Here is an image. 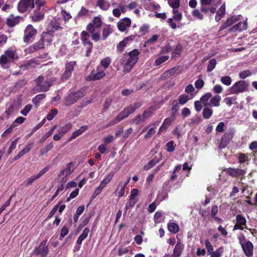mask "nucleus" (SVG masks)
<instances>
[{
  "instance_id": "obj_1",
  "label": "nucleus",
  "mask_w": 257,
  "mask_h": 257,
  "mask_svg": "<svg viewBox=\"0 0 257 257\" xmlns=\"http://www.w3.org/2000/svg\"><path fill=\"white\" fill-rule=\"evenodd\" d=\"M142 105V103L141 102L137 101L125 107L122 111L117 114L114 120L111 121L106 126V127L120 122L130 114L133 113L136 109L139 108Z\"/></svg>"
},
{
  "instance_id": "obj_2",
  "label": "nucleus",
  "mask_w": 257,
  "mask_h": 257,
  "mask_svg": "<svg viewBox=\"0 0 257 257\" xmlns=\"http://www.w3.org/2000/svg\"><path fill=\"white\" fill-rule=\"evenodd\" d=\"M86 91L81 88L76 91L70 90L68 94L64 98V105L68 106L76 103L79 99L83 98L85 95Z\"/></svg>"
},
{
  "instance_id": "obj_3",
  "label": "nucleus",
  "mask_w": 257,
  "mask_h": 257,
  "mask_svg": "<svg viewBox=\"0 0 257 257\" xmlns=\"http://www.w3.org/2000/svg\"><path fill=\"white\" fill-rule=\"evenodd\" d=\"M140 52L137 49H135L128 53L129 58L123 67V71L126 73L130 72L134 65L139 60V56Z\"/></svg>"
},
{
  "instance_id": "obj_4",
  "label": "nucleus",
  "mask_w": 257,
  "mask_h": 257,
  "mask_svg": "<svg viewBox=\"0 0 257 257\" xmlns=\"http://www.w3.org/2000/svg\"><path fill=\"white\" fill-rule=\"evenodd\" d=\"M19 57L15 51L8 49L5 51L4 54L0 56V65L5 67V65L10 63L11 60L13 62L18 59Z\"/></svg>"
},
{
  "instance_id": "obj_5",
  "label": "nucleus",
  "mask_w": 257,
  "mask_h": 257,
  "mask_svg": "<svg viewBox=\"0 0 257 257\" xmlns=\"http://www.w3.org/2000/svg\"><path fill=\"white\" fill-rule=\"evenodd\" d=\"M35 8V0H20L17 6L19 13H25L30 12Z\"/></svg>"
},
{
  "instance_id": "obj_6",
  "label": "nucleus",
  "mask_w": 257,
  "mask_h": 257,
  "mask_svg": "<svg viewBox=\"0 0 257 257\" xmlns=\"http://www.w3.org/2000/svg\"><path fill=\"white\" fill-rule=\"evenodd\" d=\"M37 34V30L32 25H28L24 30V42L26 43L32 42Z\"/></svg>"
},
{
  "instance_id": "obj_7",
  "label": "nucleus",
  "mask_w": 257,
  "mask_h": 257,
  "mask_svg": "<svg viewBox=\"0 0 257 257\" xmlns=\"http://www.w3.org/2000/svg\"><path fill=\"white\" fill-rule=\"evenodd\" d=\"M105 76L104 70H102L100 65L96 67V69H93L86 77L87 81L99 80Z\"/></svg>"
},
{
  "instance_id": "obj_8",
  "label": "nucleus",
  "mask_w": 257,
  "mask_h": 257,
  "mask_svg": "<svg viewBox=\"0 0 257 257\" xmlns=\"http://www.w3.org/2000/svg\"><path fill=\"white\" fill-rule=\"evenodd\" d=\"M168 3L169 6L173 8L172 13L174 20L181 21L183 18L182 14L177 10L180 6V0H168Z\"/></svg>"
},
{
  "instance_id": "obj_9",
  "label": "nucleus",
  "mask_w": 257,
  "mask_h": 257,
  "mask_svg": "<svg viewBox=\"0 0 257 257\" xmlns=\"http://www.w3.org/2000/svg\"><path fill=\"white\" fill-rule=\"evenodd\" d=\"M248 86V84L243 80L235 82L230 88L231 94H236L245 91Z\"/></svg>"
},
{
  "instance_id": "obj_10",
  "label": "nucleus",
  "mask_w": 257,
  "mask_h": 257,
  "mask_svg": "<svg viewBox=\"0 0 257 257\" xmlns=\"http://www.w3.org/2000/svg\"><path fill=\"white\" fill-rule=\"evenodd\" d=\"M47 240L42 241L39 246L36 247L34 250V253L37 255H41V257H45L49 252V248L46 245Z\"/></svg>"
},
{
  "instance_id": "obj_11",
  "label": "nucleus",
  "mask_w": 257,
  "mask_h": 257,
  "mask_svg": "<svg viewBox=\"0 0 257 257\" xmlns=\"http://www.w3.org/2000/svg\"><path fill=\"white\" fill-rule=\"evenodd\" d=\"M233 136L234 133L232 131L225 133L221 139L219 145V148L220 149L225 148L233 138Z\"/></svg>"
},
{
  "instance_id": "obj_12",
  "label": "nucleus",
  "mask_w": 257,
  "mask_h": 257,
  "mask_svg": "<svg viewBox=\"0 0 257 257\" xmlns=\"http://www.w3.org/2000/svg\"><path fill=\"white\" fill-rule=\"evenodd\" d=\"M76 65V62L75 61H70L65 64V71L62 76V79L63 80H66L71 77L74 67Z\"/></svg>"
},
{
  "instance_id": "obj_13",
  "label": "nucleus",
  "mask_w": 257,
  "mask_h": 257,
  "mask_svg": "<svg viewBox=\"0 0 257 257\" xmlns=\"http://www.w3.org/2000/svg\"><path fill=\"white\" fill-rule=\"evenodd\" d=\"M247 29V23L246 22H239L237 24L230 28L226 33L222 36H225L231 33H236L237 31L241 32Z\"/></svg>"
},
{
  "instance_id": "obj_14",
  "label": "nucleus",
  "mask_w": 257,
  "mask_h": 257,
  "mask_svg": "<svg viewBox=\"0 0 257 257\" xmlns=\"http://www.w3.org/2000/svg\"><path fill=\"white\" fill-rule=\"evenodd\" d=\"M240 19V16H232L229 17L226 21L219 28V30L218 33L219 34H221V32L224 30L226 29L227 27L231 26L234 23H236Z\"/></svg>"
},
{
  "instance_id": "obj_15",
  "label": "nucleus",
  "mask_w": 257,
  "mask_h": 257,
  "mask_svg": "<svg viewBox=\"0 0 257 257\" xmlns=\"http://www.w3.org/2000/svg\"><path fill=\"white\" fill-rule=\"evenodd\" d=\"M241 246L246 256L250 257L253 255V245L250 241H247L244 244H241Z\"/></svg>"
},
{
  "instance_id": "obj_16",
  "label": "nucleus",
  "mask_w": 257,
  "mask_h": 257,
  "mask_svg": "<svg viewBox=\"0 0 257 257\" xmlns=\"http://www.w3.org/2000/svg\"><path fill=\"white\" fill-rule=\"evenodd\" d=\"M131 24V20L128 18H124L119 21L117 24V28L120 32H124Z\"/></svg>"
},
{
  "instance_id": "obj_17",
  "label": "nucleus",
  "mask_w": 257,
  "mask_h": 257,
  "mask_svg": "<svg viewBox=\"0 0 257 257\" xmlns=\"http://www.w3.org/2000/svg\"><path fill=\"white\" fill-rule=\"evenodd\" d=\"M53 36L54 35L51 34V32L48 31L42 33L40 39L42 40L44 44L46 43L47 45H50L52 42Z\"/></svg>"
},
{
  "instance_id": "obj_18",
  "label": "nucleus",
  "mask_w": 257,
  "mask_h": 257,
  "mask_svg": "<svg viewBox=\"0 0 257 257\" xmlns=\"http://www.w3.org/2000/svg\"><path fill=\"white\" fill-rule=\"evenodd\" d=\"M88 128V126L86 125L81 126L80 128L76 130L72 133L71 136L68 139V142H70L72 140L75 139L76 137L79 136L85 131L87 130Z\"/></svg>"
},
{
  "instance_id": "obj_19",
  "label": "nucleus",
  "mask_w": 257,
  "mask_h": 257,
  "mask_svg": "<svg viewBox=\"0 0 257 257\" xmlns=\"http://www.w3.org/2000/svg\"><path fill=\"white\" fill-rule=\"evenodd\" d=\"M184 248V245L180 241H178L173 249L172 257H180Z\"/></svg>"
},
{
  "instance_id": "obj_20",
  "label": "nucleus",
  "mask_w": 257,
  "mask_h": 257,
  "mask_svg": "<svg viewBox=\"0 0 257 257\" xmlns=\"http://www.w3.org/2000/svg\"><path fill=\"white\" fill-rule=\"evenodd\" d=\"M183 50V48L182 45L180 43L177 44L175 48L172 50L171 58L174 59L179 57L181 56Z\"/></svg>"
},
{
  "instance_id": "obj_21",
  "label": "nucleus",
  "mask_w": 257,
  "mask_h": 257,
  "mask_svg": "<svg viewBox=\"0 0 257 257\" xmlns=\"http://www.w3.org/2000/svg\"><path fill=\"white\" fill-rule=\"evenodd\" d=\"M44 45L45 44L43 42L42 40L40 39V40L38 42L34 43L32 46H30L28 48V50H29L30 52L32 53L44 48Z\"/></svg>"
},
{
  "instance_id": "obj_22",
  "label": "nucleus",
  "mask_w": 257,
  "mask_h": 257,
  "mask_svg": "<svg viewBox=\"0 0 257 257\" xmlns=\"http://www.w3.org/2000/svg\"><path fill=\"white\" fill-rule=\"evenodd\" d=\"M74 166L73 162H70L66 165V167L65 169L62 170L59 174V176H63L65 174L66 176L70 175L73 172L74 169H72L71 168Z\"/></svg>"
},
{
  "instance_id": "obj_23",
  "label": "nucleus",
  "mask_w": 257,
  "mask_h": 257,
  "mask_svg": "<svg viewBox=\"0 0 257 257\" xmlns=\"http://www.w3.org/2000/svg\"><path fill=\"white\" fill-rule=\"evenodd\" d=\"M32 21L34 22H38L44 19V13L43 12H34L31 16Z\"/></svg>"
},
{
  "instance_id": "obj_24",
  "label": "nucleus",
  "mask_w": 257,
  "mask_h": 257,
  "mask_svg": "<svg viewBox=\"0 0 257 257\" xmlns=\"http://www.w3.org/2000/svg\"><path fill=\"white\" fill-rule=\"evenodd\" d=\"M50 29L48 31L51 32L53 35L55 32L62 29L59 23L57 21H51L50 23Z\"/></svg>"
},
{
  "instance_id": "obj_25",
  "label": "nucleus",
  "mask_w": 257,
  "mask_h": 257,
  "mask_svg": "<svg viewBox=\"0 0 257 257\" xmlns=\"http://www.w3.org/2000/svg\"><path fill=\"white\" fill-rule=\"evenodd\" d=\"M221 99V96L219 95H216L212 97H211L210 102L208 105L211 106H219L220 105Z\"/></svg>"
},
{
  "instance_id": "obj_26",
  "label": "nucleus",
  "mask_w": 257,
  "mask_h": 257,
  "mask_svg": "<svg viewBox=\"0 0 257 257\" xmlns=\"http://www.w3.org/2000/svg\"><path fill=\"white\" fill-rule=\"evenodd\" d=\"M52 81H45L43 84L38 88V91L40 92H46L48 91L52 85Z\"/></svg>"
},
{
  "instance_id": "obj_27",
  "label": "nucleus",
  "mask_w": 257,
  "mask_h": 257,
  "mask_svg": "<svg viewBox=\"0 0 257 257\" xmlns=\"http://www.w3.org/2000/svg\"><path fill=\"white\" fill-rule=\"evenodd\" d=\"M155 108L154 106H151L147 109L145 110L142 115H143L144 119L146 120L148 118L151 117L155 111Z\"/></svg>"
},
{
  "instance_id": "obj_28",
  "label": "nucleus",
  "mask_w": 257,
  "mask_h": 257,
  "mask_svg": "<svg viewBox=\"0 0 257 257\" xmlns=\"http://www.w3.org/2000/svg\"><path fill=\"white\" fill-rule=\"evenodd\" d=\"M238 160L240 164L245 163L246 165H248L249 160L248 159V154L242 153H239Z\"/></svg>"
},
{
  "instance_id": "obj_29",
  "label": "nucleus",
  "mask_w": 257,
  "mask_h": 257,
  "mask_svg": "<svg viewBox=\"0 0 257 257\" xmlns=\"http://www.w3.org/2000/svg\"><path fill=\"white\" fill-rule=\"evenodd\" d=\"M96 6L104 11L107 10L110 6L109 3L105 0H97Z\"/></svg>"
},
{
  "instance_id": "obj_30",
  "label": "nucleus",
  "mask_w": 257,
  "mask_h": 257,
  "mask_svg": "<svg viewBox=\"0 0 257 257\" xmlns=\"http://www.w3.org/2000/svg\"><path fill=\"white\" fill-rule=\"evenodd\" d=\"M168 229L170 232L175 234L179 231V227L176 223L169 222L168 223Z\"/></svg>"
},
{
  "instance_id": "obj_31",
  "label": "nucleus",
  "mask_w": 257,
  "mask_h": 257,
  "mask_svg": "<svg viewBox=\"0 0 257 257\" xmlns=\"http://www.w3.org/2000/svg\"><path fill=\"white\" fill-rule=\"evenodd\" d=\"M113 177V174H109L106 175L103 180L101 182L99 187L100 188H103L110 181Z\"/></svg>"
},
{
  "instance_id": "obj_32",
  "label": "nucleus",
  "mask_w": 257,
  "mask_h": 257,
  "mask_svg": "<svg viewBox=\"0 0 257 257\" xmlns=\"http://www.w3.org/2000/svg\"><path fill=\"white\" fill-rule=\"evenodd\" d=\"M212 97V93L207 92L204 95H202L200 99V101L204 104V106H207L209 103L207 102L208 100Z\"/></svg>"
},
{
  "instance_id": "obj_33",
  "label": "nucleus",
  "mask_w": 257,
  "mask_h": 257,
  "mask_svg": "<svg viewBox=\"0 0 257 257\" xmlns=\"http://www.w3.org/2000/svg\"><path fill=\"white\" fill-rule=\"evenodd\" d=\"M112 33V30L109 27V26H107L105 28H104L102 30V39L103 40H105Z\"/></svg>"
},
{
  "instance_id": "obj_34",
  "label": "nucleus",
  "mask_w": 257,
  "mask_h": 257,
  "mask_svg": "<svg viewBox=\"0 0 257 257\" xmlns=\"http://www.w3.org/2000/svg\"><path fill=\"white\" fill-rule=\"evenodd\" d=\"M213 114V110L208 107H205L203 109L202 115L204 119H209Z\"/></svg>"
},
{
  "instance_id": "obj_35",
  "label": "nucleus",
  "mask_w": 257,
  "mask_h": 257,
  "mask_svg": "<svg viewBox=\"0 0 257 257\" xmlns=\"http://www.w3.org/2000/svg\"><path fill=\"white\" fill-rule=\"evenodd\" d=\"M158 163L159 160L153 159L150 161L146 165L144 166L143 169L144 171H148L155 166Z\"/></svg>"
},
{
  "instance_id": "obj_36",
  "label": "nucleus",
  "mask_w": 257,
  "mask_h": 257,
  "mask_svg": "<svg viewBox=\"0 0 257 257\" xmlns=\"http://www.w3.org/2000/svg\"><path fill=\"white\" fill-rule=\"evenodd\" d=\"M236 223L241 225V226L246 225V220L244 217L242 215L239 214H237L236 216Z\"/></svg>"
},
{
  "instance_id": "obj_37",
  "label": "nucleus",
  "mask_w": 257,
  "mask_h": 257,
  "mask_svg": "<svg viewBox=\"0 0 257 257\" xmlns=\"http://www.w3.org/2000/svg\"><path fill=\"white\" fill-rule=\"evenodd\" d=\"M36 64L37 63L35 60L31 59L22 65V67L26 69H29L31 68L34 67Z\"/></svg>"
},
{
  "instance_id": "obj_38",
  "label": "nucleus",
  "mask_w": 257,
  "mask_h": 257,
  "mask_svg": "<svg viewBox=\"0 0 257 257\" xmlns=\"http://www.w3.org/2000/svg\"><path fill=\"white\" fill-rule=\"evenodd\" d=\"M191 98L188 95L181 94L179 96L177 100L180 104L184 105Z\"/></svg>"
},
{
  "instance_id": "obj_39",
  "label": "nucleus",
  "mask_w": 257,
  "mask_h": 257,
  "mask_svg": "<svg viewBox=\"0 0 257 257\" xmlns=\"http://www.w3.org/2000/svg\"><path fill=\"white\" fill-rule=\"evenodd\" d=\"M111 59L109 57H106L102 59L100 61V66H102L106 70L110 65Z\"/></svg>"
},
{
  "instance_id": "obj_40",
  "label": "nucleus",
  "mask_w": 257,
  "mask_h": 257,
  "mask_svg": "<svg viewBox=\"0 0 257 257\" xmlns=\"http://www.w3.org/2000/svg\"><path fill=\"white\" fill-rule=\"evenodd\" d=\"M169 57L168 55H164L157 58L155 62L156 66H159L168 60Z\"/></svg>"
},
{
  "instance_id": "obj_41",
  "label": "nucleus",
  "mask_w": 257,
  "mask_h": 257,
  "mask_svg": "<svg viewBox=\"0 0 257 257\" xmlns=\"http://www.w3.org/2000/svg\"><path fill=\"white\" fill-rule=\"evenodd\" d=\"M216 64L217 61L215 58L210 60L207 68V71L209 72L212 71L215 68Z\"/></svg>"
},
{
  "instance_id": "obj_42",
  "label": "nucleus",
  "mask_w": 257,
  "mask_h": 257,
  "mask_svg": "<svg viewBox=\"0 0 257 257\" xmlns=\"http://www.w3.org/2000/svg\"><path fill=\"white\" fill-rule=\"evenodd\" d=\"M146 120L143 117L142 114H138L132 120V122L138 125L140 123L145 122Z\"/></svg>"
},
{
  "instance_id": "obj_43",
  "label": "nucleus",
  "mask_w": 257,
  "mask_h": 257,
  "mask_svg": "<svg viewBox=\"0 0 257 257\" xmlns=\"http://www.w3.org/2000/svg\"><path fill=\"white\" fill-rule=\"evenodd\" d=\"M181 165H178L175 167L173 171L172 175L170 177L171 181H174L176 179V178H177V175L176 174V173H178L181 170Z\"/></svg>"
},
{
  "instance_id": "obj_44",
  "label": "nucleus",
  "mask_w": 257,
  "mask_h": 257,
  "mask_svg": "<svg viewBox=\"0 0 257 257\" xmlns=\"http://www.w3.org/2000/svg\"><path fill=\"white\" fill-rule=\"evenodd\" d=\"M223 246L219 247L217 248L215 251H213L210 253V257H220L221 256L222 253H223Z\"/></svg>"
},
{
  "instance_id": "obj_45",
  "label": "nucleus",
  "mask_w": 257,
  "mask_h": 257,
  "mask_svg": "<svg viewBox=\"0 0 257 257\" xmlns=\"http://www.w3.org/2000/svg\"><path fill=\"white\" fill-rule=\"evenodd\" d=\"M46 97V94H39L37 95L35 97H34L32 99L33 102L36 105L38 104L40 102L43 100Z\"/></svg>"
},
{
  "instance_id": "obj_46",
  "label": "nucleus",
  "mask_w": 257,
  "mask_h": 257,
  "mask_svg": "<svg viewBox=\"0 0 257 257\" xmlns=\"http://www.w3.org/2000/svg\"><path fill=\"white\" fill-rule=\"evenodd\" d=\"M56 127V125H55L53 127H52L47 133H46L41 139L40 142L43 143L44 142L47 138H48L53 133Z\"/></svg>"
},
{
  "instance_id": "obj_47",
  "label": "nucleus",
  "mask_w": 257,
  "mask_h": 257,
  "mask_svg": "<svg viewBox=\"0 0 257 257\" xmlns=\"http://www.w3.org/2000/svg\"><path fill=\"white\" fill-rule=\"evenodd\" d=\"M53 147V144L52 142L49 144L47 146H46L45 148H42L40 150V154L42 156L44 155L45 154H46L48 151L51 150Z\"/></svg>"
},
{
  "instance_id": "obj_48",
  "label": "nucleus",
  "mask_w": 257,
  "mask_h": 257,
  "mask_svg": "<svg viewBox=\"0 0 257 257\" xmlns=\"http://www.w3.org/2000/svg\"><path fill=\"white\" fill-rule=\"evenodd\" d=\"M90 219V217H85L84 219H83L77 227V231H79L82 229V228L86 225L89 222Z\"/></svg>"
},
{
  "instance_id": "obj_49",
  "label": "nucleus",
  "mask_w": 257,
  "mask_h": 257,
  "mask_svg": "<svg viewBox=\"0 0 257 257\" xmlns=\"http://www.w3.org/2000/svg\"><path fill=\"white\" fill-rule=\"evenodd\" d=\"M179 103L176 99L173 100L172 103L171 110L173 113H176L179 109Z\"/></svg>"
},
{
  "instance_id": "obj_50",
  "label": "nucleus",
  "mask_w": 257,
  "mask_h": 257,
  "mask_svg": "<svg viewBox=\"0 0 257 257\" xmlns=\"http://www.w3.org/2000/svg\"><path fill=\"white\" fill-rule=\"evenodd\" d=\"M33 144V143H30L28 145H27V146L24 148L21 151H20L19 154V155L22 157L24 154L28 153L30 151L31 149L32 148Z\"/></svg>"
},
{
  "instance_id": "obj_51",
  "label": "nucleus",
  "mask_w": 257,
  "mask_h": 257,
  "mask_svg": "<svg viewBox=\"0 0 257 257\" xmlns=\"http://www.w3.org/2000/svg\"><path fill=\"white\" fill-rule=\"evenodd\" d=\"M92 24L95 28H99L102 26V22L99 17H95L92 20Z\"/></svg>"
},
{
  "instance_id": "obj_52",
  "label": "nucleus",
  "mask_w": 257,
  "mask_h": 257,
  "mask_svg": "<svg viewBox=\"0 0 257 257\" xmlns=\"http://www.w3.org/2000/svg\"><path fill=\"white\" fill-rule=\"evenodd\" d=\"M58 111L56 108L52 109L50 112L47 114L46 118L48 120H51L54 118L55 116L58 114Z\"/></svg>"
},
{
  "instance_id": "obj_53",
  "label": "nucleus",
  "mask_w": 257,
  "mask_h": 257,
  "mask_svg": "<svg viewBox=\"0 0 257 257\" xmlns=\"http://www.w3.org/2000/svg\"><path fill=\"white\" fill-rule=\"evenodd\" d=\"M69 232V229L66 225H64L61 228L60 234V239L63 238Z\"/></svg>"
},
{
  "instance_id": "obj_54",
  "label": "nucleus",
  "mask_w": 257,
  "mask_h": 257,
  "mask_svg": "<svg viewBox=\"0 0 257 257\" xmlns=\"http://www.w3.org/2000/svg\"><path fill=\"white\" fill-rule=\"evenodd\" d=\"M72 127V125L71 123H68L61 128L60 132L62 135L65 134L67 132H68L70 130H71Z\"/></svg>"
},
{
  "instance_id": "obj_55",
  "label": "nucleus",
  "mask_w": 257,
  "mask_h": 257,
  "mask_svg": "<svg viewBox=\"0 0 257 257\" xmlns=\"http://www.w3.org/2000/svg\"><path fill=\"white\" fill-rule=\"evenodd\" d=\"M171 120L170 118H166L162 125L159 128V130L161 131L163 129L166 130L171 124Z\"/></svg>"
},
{
  "instance_id": "obj_56",
  "label": "nucleus",
  "mask_w": 257,
  "mask_h": 257,
  "mask_svg": "<svg viewBox=\"0 0 257 257\" xmlns=\"http://www.w3.org/2000/svg\"><path fill=\"white\" fill-rule=\"evenodd\" d=\"M192 15L195 18H197L200 20L203 19V15L201 13L200 10L198 9H195L192 12Z\"/></svg>"
},
{
  "instance_id": "obj_57",
  "label": "nucleus",
  "mask_w": 257,
  "mask_h": 257,
  "mask_svg": "<svg viewBox=\"0 0 257 257\" xmlns=\"http://www.w3.org/2000/svg\"><path fill=\"white\" fill-rule=\"evenodd\" d=\"M220 81L223 84L229 86L231 83V78L229 76H223L221 78Z\"/></svg>"
},
{
  "instance_id": "obj_58",
  "label": "nucleus",
  "mask_w": 257,
  "mask_h": 257,
  "mask_svg": "<svg viewBox=\"0 0 257 257\" xmlns=\"http://www.w3.org/2000/svg\"><path fill=\"white\" fill-rule=\"evenodd\" d=\"M205 247H206V249L207 250V253H208V254L210 255V253L214 250L213 246L212 245V244H211V243L210 242V241L208 239H206L205 241Z\"/></svg>"
},
{
  "instance_id": "obj_59",
  "label": "nucleus",
  "mask_w": 257,
  "mask_h": 257,
  "mask_svg": "<svg viewBox=\"0 0 257 257\" xmlns=\"http://www.w3.org/2000/svg\"><path fill=\"white\" fill-rule=\"evenodd\" d=\"M61 201H59L58 202V204H57L56 205H55L53 208L52 209V210L51 211V212H50L49 214L48 215V216H47V219H50L52 217V216L55 214V213L56 212V211H57L58 208H59V205H60V204L61 203Z\"/></svg>"
},
{
  "instance_id": "obj_60",
  "label": "nucleus",
  "mask_w": 257,
  "mask_h": 257,
  "mask_svg": "<svg viewBox=\"0 0 257 257\" xmlns=\"http://www.w3.org/2000/svg\"><path fill=\"white\" fill-rule=\"evenodd\" d=\"M127 44L123 40L120 41L117 45V50L120 52H122L124 50V48Z\"/></svg>"
},
{
  "instance_id": "obj_61",
  "label": "nucleus",
  "mask_w": 257,
  "mask_h": 257,
  "mask_svg": "<svg viewBox=\"0 0 257 257\" xmlns=\"http://www.w3.org/2000/svg\"><path fill=\"white\" fill-rule=\"evenodd\" d=\"M32 108V105L31 104H27L25 106L24 109L20 111V113L23 115L26 116L31 110Z\"/></svg>"
},
{
  "instance_id": "obj_62",
  "label": "nucleus",
  "mask_w": 257,
  "mask_h": 257,
  "mask_svg": "<svg viewBox=\"0 0 257 257\" xmlns=\"http://www.w3.org/2000/svg\"><path fill=\"white\" fill-rule=\"evenodd\" d=\"M37 179L36 178L35 176H32L30 178L27 179L23 182V185L25 186H28L31 185L34 181L36 180Z\"/></svg>"
},
{
  "instance_id": "obj_63",
  "label": "nucleus",
  "mask_w": 257,
  "mask_h": 257,
  "mask_svg": "<svg viewBox=\"0 0 257 257\" xmlns=\"http://www.w3.org/2000/svg\"><path fill=\"white\" fill-rule=\"evenodd\" d=\"M251 74L249 70H245L240 72L239 74V76L240 78L243 79L246 78L247 77L251 75Z\"/></svg>"
},
{
  "instance_id": "obj_64",
  "label": "nucleus",
  "mask_w": 257,
  "mask_h": 257,
  "mask_svg": "<svg viewBox=\"0 0 257 257\" xmlns=\"http://www.w3.org/2000/svg\"><path fill=\"white\" fill-rule=\"evenodd\" d=\"M167 151L170 153L173 152L175 150V147L174 146V142L170 141L166 144Z\"/></svg>"
}]
</instances>
